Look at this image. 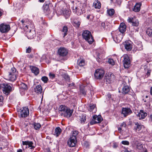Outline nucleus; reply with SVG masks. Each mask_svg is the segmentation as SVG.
Listing matches in <instances>:
<instances>
[{
  "mask_svg": "<svg viewBox=\"0 0 152 152\" xmlns=\"http://www.w3.org/2000/svg\"><path fill=\"white\" fill-rule=\"evenodd\" d=\"M18 26L22 29H24L26 31L29 28H31L32 26L31 23L27 20L23 19L18 23Z\"/></svg>",
  "mask_w": 152,
  "mask_h": 152,
  "instance_id": "7ed1b4c3",
  "label": "nucleus"
},
{
  "mask_svg": "<svg viewBox=\"0 0 152 152\" xmlns=\"http://www.w3.org/2000/svg\"><path fill=\"white\" fill-rule=\"evenodd\" d=\"M28 115H18V116L20 118H26Z\"/></svg>",
  "mask_w": 152,
  "mask_h": 152,
  "instance_id": "4d7b16f0",
  "label": "nucleus"
},
{
  "mask_svg": "<svg viewBox=\"0 0 152 152\" xmlns=\"http://www.w3.org/2000/svg\"><path fill=\"white\" fill-rule=\"evenodd\" d=\"M16 69L14 67L11 68V72L9 73H11L12 74H16Z\"/></svg>",
  "mask_w": 152,
  "mask_h": 152,
  "instance_id": "de8ad7c7",
  "label": "nucleus"
},
{
  "mask_svg": "<svg viewBox=\"0 0 152 152\" xmlns=\"http://www.w3.org/2000/svg\"><path fill=\"white\" fill-rule=\"evenodd\" d=\"M119 30L121 33L125 35V31L126 29V26L125 23H120L119 28Z\"/></svg>",
  "mask_w": 152,
  "mask_h": 152,
  "instance_id": "a211bd4d",
  "label": "nucleus"
},
{
  "mask_svg": "<svg viewBox=\"0 0 152 152\" xmlns=\"http://www.w3.org/2000/svg\"><path fill=\"white\" fill-rule=\"evenodd\" d=\"M146 32L149 36L152 37V29L148 28Z\"/></svg>",
  "mask_w": 152,
  "mask_h": 152,
  "instance_id": "ea45409f",
  "label": "nucleus"
},
{
  "mask_svg": "<svg viewBox=\"0 0 152 152\" xmlns=\"http://www.w3.org/2000/svg\"><path fill=\"white\" fill-rule=\"evenodd\" d=\"M42 23L45 26H48L47 23L44 21H43Z\"/></svg>",
  "mask_w": 152,
  "mask_h": 152,
  "instance_id": "69168bd1",
  "label": "nucleus"
},
{
  "mask_svg": "<svg viewBox=\"0 0 152 152\" xmlns=\"http://www.w3.org/2000/svg\"><path fill=\"white\" fill-rule=\"evenodd\" d=\"M127 21L130 23H132L133 26L137 27L139 25V22L137 19H134L132 17H129L127 19Z\"/></svg>",
  "mask_w": 152,
  "mask_h": 152,
  "instance_id": "f3484780",
  "label": "nucleus"
},
{
  "mask_svg": "<svg viewBox=\"0 0 152 152\" xmlns=\"http://www.w3.org/2000/svg\"><path fill=\"white\" fill-rule=\"evenodd\" d=\"M141 113H142L143 114H147L146 113L144 112V110H140V112L138 113V114H140Z\"/></svg>",
  "mask_w": 152,
  "mask_h": 152,
  "instance_id": "052dcab7",
  "label": "nucleus"
},
{
  "mask_svg": "<svg viewBox=\"0 0 152 152\" xmlns=\"http://www.w3.org/2000/svg\"><path fill=\"white\" fill-rule=\"evenodd\" d=\"M64 78L65 79V80L68 82H70V79L69 76L66 74H65L64 75Z\"/></svg>",
  "mask_w": 152,
  "mask_h": 152,
  "instance_id": "37998d69",
  "label": "nucleus"
},
{
  "mask_svg": "<svg viewBox=\"0 0 152 152\" xmlns=\"http://www.w3.org/2000/svg\"><path fill=\"white\" fill-rule=\"evenodd\" d=\"M61 132V130L59 127H57L55 129V132L54 133V135L58 137L60 134Z\"/></svg>",
  "mask_w": 152,
  "mask_h": 152,
  "instance_id": "c85d7f7f",
  "label": "nucleus"
},
{
  "mask_svg": "<svg viewBox=\"0 0 152 152\" xmlns=\"http://www.w3.org/2000/svg\"><path fill=\"white\" fill-rule=\"evenodd\" d=\"M107 96L108 98H111V95L110 94H108Z\"/></svg>",
  "mask_w": 152,
  "mask_h": 152,
  "instance_id": "338daca9",
  "label": "nucleus"
},
{
  "mask_svg": "<svg viewBox=\"0 0 152 152\" xmlns=\"http://www.w3.org/2000/svg\"><path fill=\"white\" fill-rule=\"evenodd\" d=\"M32 50V48L30 46L28 47V48L26 49V53H30Z\"/></svg>",
  "mask_w": 152,
  "mask_h": 152,
  "instance_id": "603ef678",
  "label": "nucleus"
},
{
  "mask_svg": "<svg viewBox=\"0 0 152 152\" xmlns=\"http://www.w3.org/2000/svg\"><path fill=\"white\" fill-rule=\"evenodd\" d=\"M83 146L84 147L86 148H87L89 146V144L88 142L87 141H85L83 143Z\"/></svg>",
  "mask_w": 152,
  "mask_h": 152,
  "instance_id": "6e6d98bb",
  "label": "nucleus"
},
{
  "mask_svg": "<svg viewBox=\"0 0 152 152\" xmlns=\"http://www.w3.org/2000/svg\"><path fill=\"white\" fill-rule=\"evenodd\" d=\"M130 91L129 88L127 85H124L123 87L122 93L124 94H127Z\"/></svg>",
  "mask_w": 152,
  "mask_h": 152,
  "instance_id": "393cba45",
  "label": "nucleus"
},
{
  "mask_svg": "<svg viewBox=\"0 0 152 152\" xmlns=\"http://www.w3.org/2000/svg\"><path fill=\"white\" fill-rule=\"evenodd\" d=\"M145 72L147 71V72L146 74V75H147L148 77L150 76L151 72V70L150 69H148L147 67L146 68H145Z\"/></svg>",
  "mask_w": 152,
  "mask_h": 152,
  "instance_id": "79ce46f5",
  "label": "nucleus"
},
{
  "mask_svg": "<svg viewBox=\"0 0 152 152\" xmlns=\"http://www.w3.org/2000/svg\"><path fill=\"white\" fill-rule=\"evenodd\" d=\"M104 74V72L103 70L98 69L96 70L94 75L96 79H100L103 77Z\"/></svg>",
  "mask_w": 152,
  "mask_h": 152,
  "instance_id": "9d476101",
  "label": "nucleus"
},
{
  "mask_svg": "<svg viewBox=\"0 0 152 152\" xmlns=\"http://www.w3.org/2000/svg\"><path fill=\"white\" fill-rule=\"evenodd\" d=\"M31 28H29L26 31V35L28 39H31L35 36L36 33L33 30L32 31Z\"/></svg>",
  "mask_w": 152,
  "mask_h": 152,
  "instance_id": "f8f14e48",
  "label": "nucleus"
},
{
  "mask_svg": "<svg viewBox=\"0 0 152 152\" xmlns=\"http://www.w3.org/2000/svg\"><path fill=\"white\" fill-rule=\"evenodd\" d=\"M10 29V26L9 24L2 23L0 25V31L2 33L7 32Z\"/></svg>",
  "mask_w": 152,
  "mask_h": 152,
  "instance_id": "9b49d317",
  "label": "nucleus"
},
{
  "mask_svg": "<svg viewBox=\"0 0 152 152\" xmlns=\"http://www.w3.org/2000/svg\"><path fill=\"white\" fill-rule=\"evenodd\" d=\"M68 31V28L66 26H64L61 30V34L63 35V37L67 35V32Z\"/></svg>",
  "mask_w": 152,
  "mask_h": 152,
  "instance_id": "c756f323",
  "label": "nucleus"
},
{
  "mask_svg": "<svg viewBox=\"0 0 152 152\" xmlns=\"http://www.w3.org/2000/svg\"><path fill=\"white\" fill-rule=\"evenodd\" d=\"M35 94H42V86L40 84L36 86L34 90Z\"/></svg>",
  "mask_w": 152,
  "mask_h": 152,
  "instance_id": "412c9836",
  "label": "nucleus"
},
{
  "mask_svg": "<svg viewBox=\"0 0 152 152\" xmlns=\"http://www.w3.org/2000/svg\"><path fill=\"white\" fill-rule=\"evenodd\" d=\"M147 115H137V118L140 120L144 119Z\"/></svg>",
  "mask_w": 152,
  "mask_h": 152,
  "instance_id": "49530a36",
  "label": "nucleus"
},
{
  "mask_svg": "<svg viewBox=\"0 0 152 152\" xmlns=\"http://www.w3.org/2000/svg\"><path fill=\"white\" fill-rule=\"evenodd\" d=\"M77 132L76 131H74L73 132L72 136L71 137H74L76 138V139H77L76 136L77 135Z\"/></svg>",
  "mask_w": 152,
  "mask_h": 152,
  "instance_id": "3c124183",
  "label": "nucleus"
},
{
  "mask_svg": "<svg viewBox=\"0 0 152 152\" xmlns=\"http://www.w3.org/2000/svg\"><path fill=\"white\" fill-rule=\"evenodd\" d=\"M108 62L112 66H113L115 64V62L114 61L112 58H109L108 61Z\"/></svg>",
  "mask_w": 152,
  "mask_h": 152,
  "instance_id": "c03bdc74",
  "label": "nucleus"
},
{
  "mask_svg": "<svg viewBox=\"0 0 152 152\" xmlns=\"http://www.w3.org/2000/svg\"><path fill=\"white\" fill-rule=\"evenodd\" d=\"M65 13H67L66 14L67 17H68L70 16V13L69 11H68L67 10H66L65 11Z\"/></svg>",
  "mask_w": 152,
  "mask_h": 152,
  "instance_id": "bf43d9fd",
  "label": "nucleus"
},
{
  "mask_svg": "<svg viewBox=\"0 0 152 152\" xmlns=\"http://www.w3.org/2000/svg\"><path fill=\"white\" fill-rule=\"evenodd\" d=\"M50 4V2L47 3L45 2L44 4L43 8L44 12L46 13H48L50 11L49 6Z\"/></svg>",
  "mask_w": 152,
  "mask_h": 152,
  "instance_id": "4be33fe9",
  "label": "nucleus"
},
{
  "mask_svg": "<svg viewBox=\"0 0 152 152\" xmlns=\"http://www.w3.org/2000/svg\"><path fill=\"white\" fill-rule=\"evenodd\" d=\"M27 57L29 58H32L34 57V56L33 54H31L29 55H28L27 56Z\"/></svg>",
  "mask_w": 152,
  "mask_h": 152,
  "instance_id": "680f3d73",
  "label": "nucleus"
},
{
  "mask_svg": "<svg viewBox=\"0 0 152 152\" xmlns=\"http://www.w3.org/2000/svg\"><path fill=\"white\" fill-rule=\"evenodd\" d=\"M101 26L103 27V28L105 29L106 26L105 23L104 22H102L101 23Z\"/></svg>",
  "mask_w": 152,
  "mask_h": 152,
  "instance_id": "13d9d810",
  "label": "nucleus"
},
{
  "mask_svg": "<svg viewBox=\"0 0 152 152\" xmlns=\"http://www.w3.org/2000/svg\"><path fill=\"white\" fill-rule=\"evenodd\" d=\"M111 34L114 41L117 43L120 42L121 41L123 37L124 36L118 30L113 31L111 32Z\"/></svg>",
  "mask_w": 152,
  "mask_h": 152,
  "instance_id": "f03ea898",
  "label": "nucleus"
},
{
  "mask_svg": "<svg viewBox=\"0 0 152 152\" xmlns=\"http://www.w3.org/2000/svg\"><path fill=\"white\" fill-rule=\"evenodd\" d=\"M123 60L124 66L125 68H128L130 65L131 61L130 58L127 54L124 55Z\"/></svg>",
  "mask_w": 152,
  "mask_h": 152,
  "instance_id": "6e6552de",
  "label": "nucleus"
},
{
  "mask_svg": "<svg viewBox=\"0 0 152 152\" xmlns=\"http://www.w3.org/2000/svg\"><path fill=\"white\" fill-rule=\"evenodd\" d=\"M136 48L138 50H141L143 49L142 45L141 44L137 45L136 46Z\"/></svg>",
  "mask_w": 152,
  "mask_h": 152,
  "instance_id": "09e8293b",
  "label": "nucleus"
},
{
  "mask_svg": "<svg viewBox=\"0 0 152 152\" xmlns=\"http://www.w3.org/2000/svg\"><path fill=\"white\" fill-rule=\"evenodd\" d=\"M142 127L141 125H140L138 123H137L135 124L134 129L136 131H139L141 129Z\"/></svg>",
  "mask_w": 152,
  "mask_h": 152,
  "instance_id": "f704fd0d",
  "label": "nucleus"
},
{
  "mask_svg": "<svg viewBox=\"0 0 152 152\" xmlns=\"http://www.w3.org/2000/svg\"><path fill=\"white\" fill-rule=\"evenodd\" d=\"M77 142V139L74 137H70L67 142V144L70 147H74L75 146Z\"/></svg>",
  "mask_w": 152,
  "mask_h": 152,
  "instance_id": "dca6fc26",
  "label": "nucleus"
},
{
  "mask_svg": "<svg viewBox=\"0 0 152 152\" xmlns=\"http://www.w3.org/2000/svg\"><path fill=\"white\" fill-rule=\"evenodd\" d=\"M0 88L2 90L3 93L7 95L9 94L12 91V87L7 83H1Z\"/></svg>",
  "mask_w": 152,
  "mask_h": 152,
  "instance_id": "20e7f679",
  "label": "nucleus"
},
{
  "mask_svg": "<svg viewBox=\"0 0 152 152\" xmlns=\"http://www.w3.org/2000/svg\"><path fill=\"white\" fill-rule=\"evenodd\" d=\"M137 148L140 150H141L143 148L142 145L141 143H137Z\"/></svg>",
  "mask_w": 152,
  "mask_h": 152,
  "instance_id": "a18cd8bd",
  "label": "nucleus"
},
{
  "mask_svg": "<svg viewBox=\"0 0 152 152\" xmlns=\"http://www.w3.org/2000/svg\"><path fill=\"white\" fill-rule=\"evenodd\" d=\"M81 22L80 21H77L75 20L73 21L72 23L73 26L76 27V28H78L80 27Z\"/></svg>",
  "mask_w": 152,
  "mask_h": 152,
  "instance_id": "72a5a7b5",
  "label": "nucleus"
},
{
  "mask_svg": "<svg viewBox=\"0 0 152 152\" xmlns=\"http://www.w3.org/2000/svg\"><path fill=\"white\" fill-rule=\"evenodd\" d=\"M82 36L83 38L90 44H92L94 41L91 32L89 31H84L82 34Z\"/></svg>",
  "mask_w": 152,
  "mask_h": 152,
  "instance_id": "f257e3e1",
  "label": "nucleus"
},
{
  "mask_svg": "<svg viewBox=\"0 0 152 152\" xmlns=\"http://www.w3.org/2000/svg\"><path fill=\"white\" fill-rule=\"evenodd\" d=\"M132 107L129 105L127 107H122V108L121 114H131L132 113Z\"/></svg>",
  "mask_w": 152,
  "mask_h": 152,
  "instance_id": "ddd939ff",
  "label": "nucleus"
},
{
  "mask_svg": "<svg viewBox=\"0 0 152 152\" xmlns=\"http://www.w3.org/2000/svg\"><path fill=\"white\" fill-rule=\"evenodd\" d=\"M75 85V84L74 83H70L69 84L68 86L69 87H70L71 86H74Z\"/></svg>",
  "mask_w": 152,
  "mask_h": 152,
  "instance_id": "0e129e2a",
  "label": "nucleus"
},
{
  "mask_svg": "<svg viewBox=\"0 0 152 152\" xmlns=\"http://www.w3.org/2000/svg\"><path fill=\"white\" fill-rule=\"evenodd\" d=\"M107 12L109 16L113 15L115 13V10L113 9H111L107 10Z\"/></svg>",
  "mask_w": 152,
  "mask_h": 152,
  "instance_id": "c9c22d12",
  "label": "nucleus"
},
{
  "mask_svg": "<svg viewBox=\"0 0 152 152\" xmlns=\"http://www.w3.org/2000/svg\"><path fill=\"white\" fill-rule=\"evenodd\" d=\"M33 111V108L30 109V110L28 107H22L20 109V114H31Z\"/></svg>",
  "mask_w": 152,
  "mask_h": 152,
  "instance_id": "4468645a",
  "label": "nucleus"
},
{
  "mask_svg": "<svg viewBox=\"0 0 152 152\" xmlns=\"http://www.w3.org/2000/svg\"><path fill=\"white\" fill-rule=\"evenodd\" d=\"M141 4L140 3H137L134 7L133 10L135 12H139L140 10Z\"/></svg>",
  "mask_w": 152,
  "mask_h": 152,
  "instance_id": "bb28decb",
  "label": "nucleus"
},
{
  "mask_svg": "<svg viewBox=\"0 0 152 152\" xmlns=\"http://www.w3.org/2000/svg\"><path fill=\"white\" fill-rule=\"evenodd\" d=\"M41 79L45 83H47L48 81V77L46 76L42 77Z\"/></svg>",
  "mask_w": 152,
  "mask_h": 152,
  "instance_id": "a19ab883",
  "label": "nucleus"
},
{
  "mask_svg": "<svg viewBox=\"0 0 152 152\" xmlns=\"http://www.w3.org/2000/svg\"><path fill=\"white\" fill-rule=\"evenodd\" d=\"M49 76L50 78L53 79L55 77V75L54 74H53L51 73H50L49 74Z\"/></svg>",
  "mask_w": 152,
  "mask_h": 152,
  "instance_id": "5fc2aeb1",
  "label": "nucleus"
},
{
  "mask_svg": "<svg viewBox=\"0 0 152 152\" xmlns=\"http://www.w3.org/2000/svg\"><path fill=\"white\" fill-rule=\"evenodd\" d=\"M97 61L99 62H100L102 59V57L101 54L98 53L97 54L96 58Z\"/></svg>",
  "mask_w": 152,
  "mask_h": 152,
  "instance_id": "58836bf2",
  "label": "nucleus"
},
{
  "mask_svg": "<svg viewBox=\"0 0 152 152\" xmlns=\"http://www.w3.org/2000/svg\"><path fill=\"white\" fill-rule=\"evenodd\" d=\"M8 78V80L11 81H14L16 79V74H12L11 73H9Z\"/></svg>",
  "mask_w": 152,
  "mask_h": 152,
  "instance_id": "b1692460",
  "label": "nucleus"
},
{
  "mask_svg": "<svg viewBox=\"0 0 152 152\" xmlns=\"http://www.w3.org/2000/svg\"><path fill=\"white\" fill-rule=\"evenodd\" d=\"M80 118V120L81 124H84L85 123L86 120V115H81L79 116Z\"/></svg>",
  "mask_w": 152,
  "mask_h": 152,
  "instance_id": "7c9ffc66",
  "label": "nucleus"
},
{
  "mask_svg": "<svg viewBox=\"0 0 152 152\" xmlns=\"http://www.w3.org/2000/svg\"><path fill=\"white\" fill-rule=\"evenodd\" d=\"M73 12L76 13L78 15H80L83 14V11L82 10L80 9H79L77 7H76L75 9H73Z\"/></svg>",
  "mask_w": 152,
  "mask_h": 152,
  "instance_id": "a878e982",
  "label": "nucleus"
},
{
  "mask_svg": "<svg viewBox=\"0 0 152 152\" xmlns=\"http://www.w3.org/2000/svg\"><path fill=\"white\" fill-rule=\"evenodd\" d=\"M4 99L3 96L1 95H0V106H2L4 103L3 100Z\"/></svg>",
  "mask_w": 152,
  "mask_h": 152,
  "instance_id": "8fccbe9b",
  "label": "nucleus"
},
{
  "mask_svg": "<svg viewBox=\"0 0 152 152\" xmlns=\"http://www.w3.org/2000/svg\"><path fill=\"white\" fill-rule=\"evenodd\" d=\"M121 143L124 145H129V142L126 140L122 141L121 142Z\"/></svg>",
  "mask_w": 152,
  "mask_h": 152,
  "instance_id": "864d4df0",
  "label": "nucleus"
},
{
  "mask_svg": "<svg viewBox=\"0 0 152 152\" xmlns=\"http://www.w3.org/2000/svg\"><path fill=\"white\" fill-rule=\"evenodd\" d=\"M33 142L32 141H23L22 144L23 146V151H24L25 149L27 148H29L31 150L34 149L35 147L33 146ZM31 151H32L31 150Z\"/></svg>",
  "mask_w": 152,
  "mask_h": 152,
  "instance_id": "0eeeda50",
  "label": "nucleus"
},
{
  "mask_svg": "<svg viewBox=\"0 0 152 152\" xmlns=\"http://www.w3.org/2000/svg\"><path fill=\"white\" fill-rule=\"evenodd\" d=\"M101 3L98 0H95L93 3V6L96 9H99L101 7Z\"/></svg>",
  "mask_w": 152,
  "mask_h": 152,
  "instance_id": "cd10ccee",
  "label": "nucleus"
},
{
  "mask_svg": "<svg viewBox=\"0 0 152 152\" xmlns=\"http://www.w3.org/2000/svg\"><path fill=\"white\" fill-rule=\"evenodd\" d=\"M114 75L113 74H109L105 76V80L107 84H110L113 80Z\"/></svg>",
  "mask_w": 152,
  "mask_h": 152,
  "instance_id": "6ab92c4d",
  "label": "nucleus"
},
{
  "mask_svg": "<svg viewBox=\"0 0 152 152\" xmlns=\"http://www.w3.org/2000/svg\"><path fill=\"white\" fill-rule=\"evenodd\" d=\"M44 152H51L49 148H45L44 150Z\"/></svg>",
  "mask_w": 152,
  "mask_h": 152,
  "instance_id": "e2e57ef3",
  "label": "nucleus"
},
{
  "mask_svg": "<svg viewBox=\"0 0 152 152\" xmlns=\"http://www.w3.org/2000/svg\"><path fill=\"white\" fill-rule=\"evenodd\" d=\"M58 53L60 56L65 57L68 54V50L64 47H61L58 49Z\"/></svg>",
  "mask_w": 152,
  "mask_h": 152,
  "instance_id": "1a4fd4ad",
  "label": "nucleus"
},
{
  "mask_svg": "<svg viewBox=\"0 0 152 152\" xmlns=\"http://www.w3.org/2000/svg\"><path fill=\"white\" fill-rule=\"evenodd\" d=\"M103 120V118L101 115H95L93 117L92 120L90 121L91 125L100 123Z\"/></svg>",
  "mask_w": 152,
  "mask_h": 152,
  "instance_id": "423d86ee",
  "label": "nucleus"
},
{
  "mask_svg": "<svg viewBox=\"0 0 152 152\" xmlns=\"http://www.w3.org/2000/svg\"><path fill=\"white\" fill-rule=\"evenodd\" d=\"M58 109L59 111L62 112L65 114H72L74 111L73 109H71L69 107L63 105H61Z\"/></svg>",
  "mask_w": 152,
  "mask_h": 152,
  "instance_id": "39448f33",
  "label": "nucleus"
},
{
  "mask_svg": "<svg viewBox=\"0 0 152 152\" xmlns=\"http://www.w3.org/2000/svg\"><path fill=\"white\" fill-rule=\"evenodd\" d=\"M20 87V88L24 90H26L27 89V85L23 83H21Z\"/></svg>",
  "mask_w": 152,
  "mask_h": 152,
  "instance_id": "4c0bfd02",
  "label": "nucleus"
},
{
  "mask_svg": "<svg viewBox=\"0 0 152 152\" xmlns=\"http://www.w3.org/2000/svg\"><path fill=\"white\" fill-rule=\"evenodd\" d=\"M77 64L80 67L84 66L85 64V60L84 59L78 60Z\"/></svg>",
  "mask_w": 152,
  "mask_h": 152,
  "instance_id": "473e14b6",
  "label": "nucleus"
},
{
  "mask_svg": "<svg viewBox=\"0 0 152 152\" xmlns=\"http://www.w3.org/2000/svg\"><path fill=\"white\" fill-rule=\"evenodd\" d=\"M125 49L127 51L131 50L132 48V42L130 40L125 41L123 43Z\"/></svg>",
  "mask_w": 152,
  "mask_h": 152,
  "instance_id": "2eb2a0df",
  "label": "nucleus"
},
{
  "mask_svg": "<svg viewBox=\"0 0 152 152\" xmlns=\"http://www.w3.org/2000/svg\"><path fill=\"white\" fill-rule=\"evenodd\" d=\"M89 110L90 112H92V113H96V108L95 107V105L94 104L90 105Z\"/></svg>",
  "mask_w": 152,
  "mask_h": 152,
  "instance_id": "2f4dec72",
  "label": "nucleus"
},
{
  "mask_svg": "<svg viewBox=\"0 0 152 152\" xmlns=\"http://www.w3.org/2000/svg\"><path fill=\"white\" fill-rule=\"evenodd\" d=\"M33 125L34 129L36 130L39 129L41 126V125L39 123L34 122L33 124Z\"/></svg>",
  "mask_w": 152,
  "mask_h": 152,
  "instance_id": "e433bc0d",
  "label": "nucleus"
},
{
  "mask_svg": "<svg viewBox=\"0 0 152 152\" xmlns=\"http://www.w3.org/2000/svg\"><path fill=\"white\" fill-rule=\"evenodd\" d=\"M121 125L122 126H124V127H125L126 126V124L124 122H123L122 124Z\"/></svg>",
  "mask_w": 152,
  "mask_h": 152,
  "instance_id": "774afa93",
  "label": "nucleus"
},
{
  "mask_svg": "<svg viewBox=\"0 0 152 152\" xmlns=\"http://www.w3.org/2000/svg\"><path fill=\"white\" fill-rule=\"evenodd\" d=\"M30 68L32 72L35 75H37L39 73V71L38 68L34 66H31Z\"/></svg>",
  "mask_w": 152,
  "mask_h": 152,
  "instance_id": "5701e85b",
  "label": "nucleus"
},
{
  "mask_svg": "<svg viewBox=\"0 0 152 152\" xmlns=\"http://www.w3.org/2000/svg\"><path fill=\"white\" fill-rule=\"evenodd\" d=\"M80 94L85 96L86 94L87 87L82 85L80 86Z\"/></svg>",
  "mask_w": 152,
  "mask_h": 152,
  "instance_id": "aec40b11",
  "label": "nucleus"
}]
</instances>
